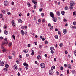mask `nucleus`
Segmentation results:
<instances>
[{
    "label": "nucleus",
    "instance_id": "1a4fd4ad",
    "mask_svg": "<svg viewBox=\"0 0 76 76\" xmlns=\"http://www.w3.org/2000/svg\"><path fill=\"white\" fill-rule=\"evenodd\" d=\"M22 20L20 19L18 20V23H22Z\"/></svg>",
    "mask_w": 76,
    "mask_h": 76
},
{
    "label": "nucleus",
    "instance_id": "4468645a",
    "mask_svg": "<svg viewBox=\"0 0 76 76\" xmlns=\"http://www.w3.org/2000/svg\"><path fill=\"white\" fill-rule=\"evenodd\" d=\"M41 58V56H40V55H38V56H37V59H38V60H40Z\"/></svg>",
    "mask_w": 76,
    "mask_h": 76
},
{
    "label": "nucleus",
    "instance_id": "0e129e2a",
    "mask_svg": "<svg viewBox=\"0 0 76 76\" xmlns=\"http://www.w3.org/2000/svg\"><path fill=\"white\" fill-rule=\"evenodd\" d=\"M74 28V29H76V26H73V28Z\"/></svg>",
    "mask_w": 76,
    "mask_h": 76
},
{
    "label": "nucleus",
    "instance_id": "49530a36",
    "mask_svg": "<svg viewBox=\"0 0 76 76\" xmlns=\"http://www.w3.org/2000/svg\"><path fill=\"white\" fill-rule=\"evenodd\" d=\"M9 58L11 60H12V57L11 56H9Z\"/></svg>",
    "mask_w": 76,
    "mask_h": 76
},
{
    "label": "nucleus",
    "instance_id": "f3484780",
    "mask_svg": "<svg viewBox=\"0 0 76 76\" xmlns=\"http://www.w3.org/2000/svg\"><path fill=\"white\" fill-rule=\"evenodd\" d=\"M59 46L61 48H62L63 47V43H60Z\"/></svg>",
    "mask_w": 76,
    "mask_h": 76
},
{
    "label": "nucleus",
    "instance_id": "2f4dec72",
    "mask_svg": "<svg viewBox=\"0 0 76 76\" xmlns=\"http://www.w3.org/2000/svg\"><path fill=\"white\" fill-rule=\"evenodd\" d=\"M54 37H55V38L56 39H58V35H56Z\"/></svg>",
    "mask_w": 76,
    "mask_h": 76
},
{
    "label": "nucleus",
    "instance_id": "ea45409f",
    "mask_svg": "<svg viewBox=\"0 0 76 76\" xmlns=\"http://www.w3.org/2000/svg\"><path fill=\"white\" fill-rule=\"evenodd\" d=\"M58 34H59V35H60V36H61V32H60V31H58Z\"/></svg>",
    "mask_w": 76,
    "mask_h": 76
},
{
    "label": "nucleus",
    "instance_id": "423d86ee",
    "mask_svg": "<svg viewBox=\"0 0 76 76\" xmlns=\"http://www.w3.org/2000/svg\"><path fill=\"white\" fill-rule=\"evenodd\" d=\"M50 15L51 18H53L54 17V14L52 12H50Z\"/></svg>",
    "mask_w": 76,
    "mask_h": 76
},
{
    "label": "nucleus",
    "instance_id": "bb28decb",
    "mask_svg": "<svg viewBox=\"0 0 76 76\" xmlns=\"http://www.w3.org/2000/svg\"><path fill=\"white\" fill-rule=\"evenodd\" d=\"M12 37L14 39V40H15V39H16V37H15V36L14 35H12Z\"/></svg>",
    "mask_w": 76,
    "mask_h": 76
},
{
    "label": "nucleus",
    "instance_id": "ddd939ff",
    "mask_svg": "<svg viewBox=\"0 0 76 76\" xmlns=\"http://www.w3.org/2000/svg\"><path fill=\"white\" fill-rule=\"evenodd\" d=\"M57 15L58 16H60V12L59 11L56 12Z\"/></svg>",
    "mask_w": 76,
    "mask_h": 76
},
{
    "label": "nucleus",
    "instance_id": "5fc2aeb1",
    "mask_svg": "<svg viewBox=\"0 0 76 76\" xmlns=\"http://www.w3.org/2000/svg\"><path fill=\"white\" fill-rule=\"evenodd\" d=\"M51 54H54V51L51 50Z\"/></svg>",
    "mask_w": 76,
    "mask_h": 76
},
{
    "label": "nucleus",
    "instance_id": "864d4df0",
    "mask_svg": "<svg viewBox=\"0 0 76 76\" xmlns=\"http://www.w3.org/2000/svg\"><path fill=\"white\" fill-rule=\"evenodd\" d=\"M12 55H13V56H15V52H13Z\"/></svg>",
    "mask_w": 76,
    "mask_h": 76
},
{
    "label": "nucleus",
    "instance_id": "de8ad7c7",
    "mask_svg": "<svg viewBox=\"0 0 76 76\" xmlns=\"http://www.w3.org/2000/svg\"><path fill=\"white\" fill-rule=\"evenodd\" d=\"M41 15L43 17L44 16V14L43 13H42L41 14Z\"/></svg>",
    "mask_w": 76,
    "mask_h": 76
},
{
    "label": "nucleus",
    "instance_id": "c756f323",
    "mask_svg": "<svg viewBox=\"0 0 76 76\" xmlns=\"http://www.w3.org/2000/svg\"><path fill=\"white\" fill-rule=\"evenodd\" d=\"M53 28H54V26H52L50 27V29L52 30L53 29Z\"/></svg>",
    "mask_w": 76,
    "mask_h": 76
},
{
    "label": "nucleus",
    "instance_id": "6e6552de",
    "mask_svg": "<svg viewBox=\"0 0 76 76\" xmlns=\"http://www.w3.org/2000/svg\"><path fill=\"white\" fill-rule=\"evenodd\" d=\"M53 20L55 22H57V18L55 17L53 18Z\"/></svg>",
    "mask_w": 76,
    "mask_h": 76
},
{
    "label": "nucleus",
    "instance_id": "20e7f679",
    "mask_svg": "<svg viewBox=\"0 0 76 76\" xmlns=\"http://www.w3.org/2000/svg\"><path fill=\"white\" fill-rule=\"evenodd\" d=\"M40 66L42 69H44L45 67V64L44 63H42L40 64Z\"/></svg>",
    "mask_w": 76,
    "mask_h": 76
},
{
    "label": "nucleus",
    "instance_id": "58836bf2",
    "mask_svg": "<svg viewBox=\"0 0 76 76\" xmlns=\"http://www.w3.org/2000/svg\"><path fill=\"white\" fill-rule=\"evenodd\" d=\"M45 44H48V41H45Z\"/></svg>",
    "mask_w": 76,
    "mask_h": 76
},
{
    "label": "nucleus",
    "instance_id": "c85d7f7f",
    "mask_svg": "<svg viewBox=\"0 0 76 76\" xmlns=\"http://www.w3.org/2000/svg\"><path fill=\"white\" fill-rule=\"evenodd\" d=\"M12 25L13 26V27H15L16 26V23H13L12 24Z\"/></svg>",
    "mask_w": 76,
    "mask_h": 76
},
{
    "label": "nucleus",
    "instance_id": "7ed1b4c3",
    "mask_svg": "<svg viewBox=\"0 0 76 76\" xmlns=\"http://www.w3.org/2000/svg\"><path fill=\"white\" fill-rule=\"evenodd\" d=\"M76 3V2L74 1H71L70 2V5L71 6H75V4Z\"/></svg>",
    "mask_w": 76,
    "mask_h": 76
},
{
    "label": "nucleus",
    "instance_id": "c03bdc74",
    "mask_svg": "<svg viewBox=\"0 0 76 76\" xmlns=\"http://www.w3.org/2000/svg\"><path fill=\"white\" fill-rule=\"evenodd\" d=\"M39 48H40V49H41L42 48V45H39Z\"/></svg>",
    "mask_w": 76,
    "mask_h": 76
},
{
    "label": "nucleus",
    "instance_id": "680f3d73",
    "mask_svg": "<svg viewBox=\"0 0 76 76\" xmlns=\"http://www.w3.org/2000/svg\"><path fill=\"white\" fill-rule=\"evenodd\" d=\"M28 56H29V54H27L26 55V57H28Z\"/></svg>",
    "mask_w": 76,
    "mask_h": 76
},
{
    "label": "nucleus",
    "instance_id": "aec40b11",
    "mask_svg": "<svg viewBox=\"0 0 76 76\" xmlns=\"http://www.w3.org/2000/svg\"><path fill=\"white\" fill-rule=\"evenodd\" d=\"M5 66L6 68H8L9 67V65L7 64H6Z\"/></svg>",
    "mask_w": 76,
    "mask_h": 76
},
{
    "label": "nucleus",
    "instance_id": "6ab92c4d",
    "mask_svg": "<svg viewBox=\"0 0 76 76\" xmlns=\"http://www.w3.org/2000/svg\"><path fill=\"white\" fill-rule=\"evenodd\" d=\"M4 33L5 35H7L8 34V32L7 31H4Z\"/></svg>",
    "mask_w": 76,
    "mask_h": 76
},
{
    "label": "nucleus",
    "instance_id": "69168bd1",
    "mask_svg": "<svg viewBox=\"0 0 76 76\" xmlns=\"http://www.w3.org/2000/svg\"><path fill=\"white\" fill-rule=\"evenodd\" d=\"M38 22H41V19H39V20H38Z\"/></svg>",
    "mask_w": 76,
    "mask_h": 76
},
{
    "label": "nucleus",
    "instance_id": "8fccbe9b",
    "mask_svg": "<svg viewBox=\"0 0 76 76\" xmlns=\"http://www.w3.org/2000/svg\"><path fill=\"white\" fill-rule=\"evenodd\" d=\"M2 17H3V15H2V14H1L0 15V18H1Z\"/></svg>",
    "mask_w": 76,
    "mask_h": 76
},
{
    "label": "nucleus",
    "instance_id": "a19ab883",
    "mask_svg": "<svg viewBox=\"0 0 76 76\" xmlns=\"http://www.w3.org/2000/svg\"><path fill=\"white\" fill-rule=\"evenodd\" d=\"M3 70L4 72H7V69L6 68H4Z\"/></svg>",
    "mask_w": 76,
    "mask_h": 76
},
{
    "label": "nucleus",
    "instance_id": "4c0bfd02",
    "mask_svg": "<svg viewBox=\"0 0 76 76\" xmlns=\"http://www.w3.org/2000/svg\"><path fill=\"white\" fill-rule=\"evenodd\" d=\"M37 19V17L36 16H35L34 18V20H36V19Z\"/></svg>",
    "mask_w": 76,
    "mask_h": 76
},
{
    "label": "nucleus",
    "instance_id": "f8f14e48",
    "mask_svg": "<svg viewBox=\"0 0 76 76\" xmlns=\"http://www.w3.org/2000/svg\"><path fill=\"white\" fill-rule=\"evenodd\" d=\"M63 32L64 34H66L67 31H66V29H64L63 30Z\"/></svg>",
    "mask_w": 76,
    "mask_h": 76
},
{
    "label": "nucleus",
    "instance_id": "9b49d317",
    "mask_svg": "<svg viewBox=\"0 0 76 76\" xmlns=\"http://www.w3.org/2000/svg\"><path fill=\"white\" fill-rule=\"evenodd\" d=\"M73 6L72 5H70V7H69V9L70 10H73Z\"/></svg>",
    "mask_w": 76,
    "mask_h": 76
},
{
    "label": "nucleus",
    "instance_id": "13d9d810",
    "mask_svg": "<svg viewBox=\"0 0 76 76\" xmlns=\"http://www.w3.org/2000/svg\"><path fill=\"white\" fill-rule=\"evenodd\" d=\"M66 73L67 75H68L69 73V70H67Z\"/></svg>",
    "mask_w": 76,
    "mask_h": 76
},
{
    "label": "nucleus",
    "instance_id": "a18cd8bd",
    "mask_svg": "<svg viewBox=\"0 0 76 76\" xmlns=\"http://www.w3.org/2000/svg\"><path fill=\"white\" fill-rule=\"evenodd\" d=\"M7 15H11V13H10V12H7Z\"/></svg>",
    "mask_w": 76,
    "mask_h": 76
},
{
    "label": "nucleus",
    "instance_id": "a211bd4d",
    "mask_svg": "<svg viewBox=\"0 0 76 76\" xmlns=\"http://www.w3.org/2000/svg\"><path fill=\"white\" fill-rule=\"evenodd\" d=\"M75 17H76V11H75L73 12V16H75Z\"/></svg>",
    "mask_w": 76,
    "mask_h": 76
},
{
    "label": "nucleus",
    "instance_id": "774afa93",
    "mask_svg": "<svg viewBox=\"0 0 76 76\" xmlns=\"http://www.w3.org/2000/svg\"><path fill=\"white\" fill-rule=\"evenodd\" d=\"M19 57L20 58H22V55H19Z\"/></svg>",
    "mask_w": 76,
    "mask_h": 76
},
{
    "label": "nucleus",
    "instance_id": "5701e85b",
    "mask_svg": "<svg viewBox=\"0 0 76 76\" xmlns=\"http://www.w3.org/2000/svg\"><path fill=\"white\" fill-rule=\"evenodd\" d=\"M54 48L52 47H50V50H51V51L54 50Z\"/></svg>",
    "mask_w": 76,
    "mask_h": 76
},
{
    "label": "nucleus",
    "instance_id": "bf43d9fd",
    "mask_svg": "<svg viewBox=\"0 0 76 76\" xmlns=\"http://www.w3.org/2000/svg\"><path fill=\"white\" fill-rule=\"evenodd\" d=\"M39 11H40V12H42V8L40 9Z\"/></svg>",
    "mask_w": 76,
    "mask_h": 76
},
{
    "label": "nucleus",
    "instance_id": "e2e57ef3",
    "mask_svg": "<svg viewBox=\"0 0 76 76\" xmlns=\"http://www.w3.org/2000/svg\"><path fill=\"white\" fill-rule=\"evenodd\" d=\"M0 39H3V37H2L1 36V37H0Z\"/></svg>",
    "mask_w": 76,
    "mask_h": 76
},
{
    "label": "nucleus",
    "instance_id": "6e6d98bb",
    "mask_svg": "<svg viewBox=\"0 0 76 76\" xmlns=\"http://www.w3.org/2000/svg\"><path fill=\"white\" fill-rule=\"evenodd\" d=\"M56 73H57V75H59V72H58V71H57L56 72Z\"/></svg>",
    "mask_w": 76,
    "mask_h": 76
},
{
    "label": "nucleus",
    "instance_id": "37998d69",
    "mask_svg": "<svg viewBox=\"0 0 76 76\" xmlns=\"http://www.w3.org/2000/svg\"><path fill=\"white\" fill-rule=\"evenodd\" d=\"M64 22H66V21H67V20L65 18H64L63 19Z\"/></svg>",
    "mask_w": 76,
    "mask_h": 76
},
{
    "label": "nucleus",
    "instance_id": "09e8293b",
    "mask_svg": "<svg viewBox=\"0 0 76 76\" xmlns=\"http://www.w3.org/2000/svg\"><path fill=\"white\" fill-rule=\"evenodd\" d=\"M68 53V52H67V51L66 50V51H65V53L66 54H67Z\"/></svg>",
    "mask_w": 76,
    "mask_h": 76
},
{
    "label": "nucleus",
    "instance_id": "2eb2a0df",
    "mask_svg": "<svg viewBox=\"0 0 76 76\" xmlns=\"http://www.w3.org/2000/svg\"><path fill=\"white\" fill-rule=\"evenodd\" d=\"M67 66L68 68H69V69H71L72 66H71V65L70 64H68Z\"/></svg>",
    "mask_w": 76,
    "mask_h": 76
},
{
    "label": "nucleus",
    "instance_id": "79ce46f5",
    "mask_svg": "<svg viewBox=\"0 0 76 76\" xmlns=\"http://www.w3.org/2000/svg\"><path fill=\"white\" fill-rule=\"evenodd\" d=\"M60 70H63V67L62 66L61 67Z\"/></svg>",
    "mask_w": 76,
    "mask_h": 76
},
{
    "label": "nucleus",
    "instance_id": "603ef678",
    "mask_svg": "<svg viewBox=\"0 0 76 76\" xmlns=\"http://www.w3.org/2000/svg\"><path fill=\"white\" fill-rule=\"evenodd\" d=\"M34 9H36L37 8V6H36V5H34Z\"/></svg>",
    "mask_w": 76,
    "mask_h": 76
},
{
    "label": "nucleus",
    "instance_id": "4be33fe9",
    "mask_svg": "<svg viewBox=\"0 0 76 76\" xmlns=\"http://www.w3.org/2000/svg\"><path fill=\"white\" fill-rule=\"evenodd\" d=\"M51 70H53H53H54V69H55V66H52L51 67Z\"/></svg>",
    "mask_w": 76,
    "mask_h": 76
},
{
    "label": "nucleus",
    "instance_id": "f257e3e1",
    "mask_svg": "<svg viewBox=\"0 0 76 76\" xmlns=\"http://www.w3.org/2000/svg\"><path fill=\"white\" fill-rule=\"evenodd\" d=\"M7 38H6L4 39V42H2V45H4L5 46L7 45V44L8 42H7Z\"/></svg>",
    "mask_w": 76,
    "mask_h": 76
},
{
    "label": "nucleus",
    "instance_id": "cd10ccee",
    "mask_svg": "<svg viewBox=\"0 0 76 76\" xmlns=\"http://www.w3.org/2000/svg\"><path fill=\"white\" fill-rule=\"evenodd\" d=\"M2 50V51L3 53H4V52H6V51H7L6 49H5Z\"/></svg>",
    "mask_w": 76,
    "mask_h": 76
},
{
    "label": "nucleus",
    "instance_id": "f704fd0d",
    "mask_svg": "<svg viewBox=\"0 0 76 76\" xmlns=\"http://www.w3.org/2000/svg\"><path fill=\"white\" fill-rule=\"evenodd\" d=\"M12 43H10L8 45V46L9 47H11V46H12Z\"/></svg>",
    "mask_w": 76,
    "mask_h": 76
},
{
    "label": "nucleus",
    "instance_id": "052dcab7",
    "mask_svg": "<svg viewBox=\"0 0 76 76\" xmlns=\"http://www.w3.org/2000/svg\"><path fill=\"white\" fill-rule=\"evenodd\" d=\"M30 44H28L27 46L28 48L30 47Z\"/></svg>",
    "mask_w": 76,
    "mask_h": 76
},
{
    "label": "nucleus",
    "instance_id": "72a5a7b5",
    "mask_svg": "<svg viewBox=\"0 0 76 76\" xmlns=\"http://www.w3.org/2000/svg\"><path fill=\"white\" fill-rule=\"evenodd\" d=\"M2 12L4 14H6V11L5 10H3L2 11Z\"/></svg>",
    "mask_w": 76,
    "mask_h": 76
},
{
    "label": "nucleus",
    "instance_id": "e433bc0d",
    "mask_svg": "<svg viewBox=\"0 0 76 76\" xmlns=\"http://www.w3.org/2000/svg\"><path fill=\"white\" fill-rule=\"evenodd\" d=\"M75 70H73L72 71V73L73 74H75Z\"/></svg>",
    "mask_w": 76,
    "mask_h": 76
},
{
    "label": "nucleus",
    "instance_id": "338daca9",
    "mask_svg": "<svg viewBox=\"0 0 76 76\" xmlns=\"http://www.w3.org/2000/svg\"><path fill=\"white\" fill-rule=\"evenodd\" d=\"M1 49H2L3 50H4V49H5L4 48L3 46L1 47Z\"/></svg>",
    "mask_w": 76,
    "mask_h": 76
},
{
    "label": "nucleus",
    "instance_id": "39448f33",
    "mask_svg": "<svg viewBox=\"0 0 76 76\" xmlns=\"http://www.w3.org/2000/svg\"><path fill=\"white\" fill-rule=\"evenodd\" d=\"M54 70L53 69H51V70H50L49 71V75H52L54 73V72H53V71Z\"/></svg>",
    "mask_w": 76,
    "mask_h": 76
},
{
    "label": "nucleus",
    "instance_id": "c9c22d12",
    "mask_svg": "<svg viewBox=\"0 0 76 76\" xmlns=\"http://www.w3.org/2000/svg\"><path fill=\"white\" fill-rule=\"evenodd\" d=\"M4 29H7V26H4L3 27Z\"/></svg>",
    "mask_w": 76,
    "mask_h": 76
},
{
    "label": "nucleus",
    "instance_id": "412c9836",
    "mask_svg": "<svg viewBox=\"0 0 76 76\" xmlns=\"http://www.w3.org/2000/svg\"><path fill=\"white\" fill-rule=\"evenodd\" d=\"M0 63L1 66H4V62H1Z\"/></svg>",
    "mask_w": 76,
    "mask_h": 76
},
{
    "label": "nucleus",
    "instance_id": "dca6fc26",
    "mask_svg": "<svg viewBox=\"0 0 76 76\" xmlns=\"http://www.w3.org/2000/svg\"><path fill=\"white\" fill-rule=\"evenodd\" d=\"M32 53H31V55L32 56H34V54H35V52L33 50H32L31 51Z\"/></svg>",
    "mask_w": 76,
    "mask_h": 76
},
{
    "label": "nucleus",
    "instance_id": "7c9ffc66",
    "mask_svg": "<svg viewBox=\"0 0 76 76\" xmlns=\"http://www.w3.org/2000/svg\"><path fill=\"white\" fill-rule=\"evenodd\" d=\"M27 5L28 7H31V4H30V3L29 2H28L27 3Z\"/></svg>",
    "mask_w": 76,
    "mask_h": 76
},
{
    "label": "nucleus",
    "instance_id": "b1692460",
    "mask_svg": "<svg viewBox=\"0 0 76 76\" xmlns=\"http://www.w3.org/2000/svg\"><path fill=\"white\" fill-rule=\"evenodd\" d=\"M61 13L63 15H64L65 13V12L64 11H62L61 12Z\"/></svg>",
    "mask_w": 76,
    "mask_h": 76
},
{
    "label": "nucleus",
    "instance_id": "0eeeda50",
    "mask_svg": "<svg viewBox=\"0 0 76 76\" xmlns=\"http://www.w3.org/2000/svg\"><path fill=\"white\" fill-rule=\"evenodd\" d=\"M14 69L15 70H18V68H17V66H16V65H14Z\"/></svg>",
    "mask_w": 76,
    "mask_h": 76
},
{
    "label": "nucleus",
    "instance_id": "a878e982",
    "mask_svg": "<svg viewBox=\"0 0 76 76\" xmlns=\"http://www.w3.org/2000/svg\"><path fill=\"white\" fill-rule=\"evenodd\" d=\"M69 9V8L67 6H66L65 8V10H68Z\"/></svg>",
    "mask_w": 76,
    "mask_h": 76
},
{
    "label": "nucleus",
    "instance_id": "9d476101",
    "mask_svg": "<svg viewBox=\"0 0 76 76\" xmlns=\"http://www.w3.org/2000/svg\"><path fill=\"white\" fill-rule=\"evenodd\" d=\"M21 33L22 35H25V32H24L23 30H21Z\"/></svg>",
    "mask_w": 76,
    "mask_h": 76
},
{
    "label": "nucleus",
    "instance_id": "3c124183",
    "mask_svg": "<svg viewBox=\"0 0 76 76\" xmlns=\"http://www.w3.org/2000/svg\"><path fill=\"white\" fill-rule=\"evenodd\" d=\"M16 63H17V64H19V61L18 60H17Z\"/></svg>",
    "mask_w": 76,
    "mask_h": 76
},
{
    "label": "nucleus",
    "instance_id": "473e14b6",
    "mask_svg": "<svg viewBox=\"0 0 76 76\" xmlns=\"http://www.w3.org/2000/svg\"><path fill=\"white\" fill-rule=\"evenodd\" d=\"M73 25H75V26L76 25V21H74V22H73Z\"/></svg>",
    "mask_w": 76,
    "mask_h": 76
},
{
    "label": "nucleus",
    "instance_id": "f03ea898",
    "mask_svg": "<svg viewBox=\"0 0 76 76\" xmlns=\"http://www.w3.org/2000/svg\"><path fill=\"white\" fill-rule=\"evenodd\" d=\"M4 5L5 6H7L9 5V2L7 1H5L4 2Z\"/></svg>",
    "mask_w": 76,
    "mask_h": 76
},
{
    "label": "nucleus",
    "instance_id": "393cba45",
    "mask_svg": "<svg viewBox=\"0 0 76 76\" xmlns=\"http://www.w3.org/2000/svg\"><path fill=\"white\" fill-rule=\"evenodd\" d=\"M28 50H23L24 53H28Z\"/></svg>",
    "mask_w": 76,
    "mask_h": 76
},
{
    "label": "nucleus",
    "instance_id": "4d7b16f0",
    "mask_svg": "<svg viewBox=\"0 0 76 76\" xmlns=\"http://www.w3.org/2000/svg\"><path fill=\"white\" fill-rule=\"evenodd\" d=\"M11 23H15V21L12 20L11 22Z\"/></svg>",
    "mask_w": 76,
    "mask_h": 76
}]
</instances>
